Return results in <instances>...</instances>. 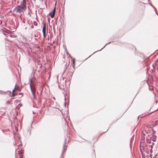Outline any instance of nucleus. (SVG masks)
I'll list each match as a JSON object with an SVG mask.
<instances>
[{"instance_id":"obj_1","label":"nucleus","mask_w":158,"mask_h":158,"mask_svg":"<svg viewBox=\"0 0 158 158\" xmlns=\"http://www.w3.org/2000/svg\"><path fill=\"white\" fill-rule=\"evenodd\" d=\"M30 88L32 94L34 96V98L35 97V95L36 93V90L35 89V87L34 85V83L33 82L32 80H30Z\"/></svg>"},{"instance_id":"obj_2","label":"nucleus","mask_w":158,"mask_h":158,"mask_svg":"<svg viewBox=\"0 0 158 158\" xmlns=\"http://www.w3.org/2000/svg\"><path fill=\"white\" fill-rule=\"evenodd\" d=\"M24 11L20 7V6H17L16 7V12L20 13Z\"/></svg>"},{"instance_id":"obj_3","label":"nucleus","mask_w":158,"mask_h":158,"mask_svg":"<svg viewBox=\"0 0 158 158\" xmlns=\"http://www.w3.org/2000/svg\"><path fill=\"white\" fill-rule=\"evenodd\" d=\"M56 12V8H54V9L49 13V15H50L52 18L54 17Z\"/></svg>"},{"instance_id":"obj_4","label":"nucleus","mask_w":158,"mask_h":158,"mask_svg":"<svg viewBox=\"0 0 158 158\" xmlns=\"http://www.w3.org/2000/svg\"><path fill=\"white\" fill-rule=\"evenodd\" d=\"M21 8L24 11L26 10L27 8L26 5H21Z\"/></svg>"},{"instance_id":"obj_5","label":"nucleus","mask_w":158,"mask_h":158,"mask_svg":"<svg viewBox=\"0 0 158 158\" xmlns=\"http://www.w3.org/2000/svg\"><path fill=\"white\" fill-rule=\"evenodd\" d=\"M46 25L45 23H44L43 26V28H42V31H46Z\"/></svg>"},{"instance_id":"obj_6","label":"nucleus","mask_w":158,"mask_h":158,"mask_svg":"<svg viewBox=\"0 0 158 158\" xmlns=\"http://www.w3.org/2000/svg\"><path fill=\"white\" fill-rule=\"evenodd\" d=\"M67 146H65L64 144V147H63V150L62 152V155H63V153L66 150V149H67Z\"/></svg>"},{"instance_id":"obj_7","label":"nucleus","mask_w":158,"mask_h":158,"mask_svg":"<svg viewBox=\"0 0 158 158\" xmlns=\"http://www.w3.org/2000/svg\"><path fill=\"white\" fill-rule=\"evenodd\" d=\"M15 89V90L17 89L16 86H15V87L14 88V90H13L12 91V96H13V97H14L15 95V94L14 92V91Z\"/></svg>"},{"instance_id":"obj_8","label":"nucleus","mask_w":158,"mask_h":158,"mask_svg":"<svg viewBox=\"0 0 158 158\" xmlns=\"http://www.w3.org/2000/svg\"><path fill=\"white\" fill-rule=\"evenodd\" d=\"M26 3L25 0H23V1L21 3V5H26Z\"/></svg>"},{"instance_id":"obj_9","label":"nucleus","mask_w":158,"mask_h":158,"mask_svg":"<svg viewBox=\"0 0 158 158\" xmlns=\"http://www.w3.org/2000/svg\"><path fill=\"white\" fill-rule=\"evenodd\" d=\"M73 64H74L75 63V60L74 59H73Z\"/></svg>"},{"instance_id":"obj_10","label":"nucleus","mask_w":158,"mask_h":158,"mask_svg":"<svg viewBox=\"0 0 158 158\" xmlns=\"http://www.w3.org/2000/svg\"><path fill=\"white\" fill-rule=\"evenodd\" d=\"M43 34H46L45 31H43Z\"/></svg>"},{"instance_id":"obj_11","label":"nucleus","mask_w":158,"mask_h":158,"mask_svg":"<svg viewBox=\"0 0 158 158\" xmlns=\"http://www.w3.org/2000/svg\"><path fill=\"white\" fill-rule=\"evenodd\" d=\"M44 37H46V34H43Z\"/></svg>"},{"instance_id":"obj_12","label":"nucleus","mask_w":158,"mask_h":158,"mask_svg":"<svg viewBox=\"0 0 158 158\" xmlns=\"http://www.w3.org/2000/svg\"><path fill=\"white\" fill-rule=\"evenodd\" d=\"M156 156H158V153H157L156 154Z\"/></svg>"},{"instance_id":"obj_13","label":"nucleus","mask_w":158,"mask_h":158,"mask_svg":"<svg viewBox=\"0 0 158 158\" xmlns=\"http://www.w3.org/2000/svg\"><path fill=\"white\" fill-rule=\"evenodd\" d=\"M105 47V46H104V47L103 48H102V49L101 50H99V51H100L101 50H102L103 48H104Z\"/></svg>"},{"instance_id":"obj_14","label":"nucleus","mask_w":158,"mask_h":158,"mask_svg":"<svg viewBox=\"0 0 158 158\" xmlns=\"http://www.w3.org/2000/svg\"><path fill=\"white\" fill-rule=\"evenodd\" d=\"M156 156H155V157H153V158H155H155H156Z\"/></svg>"},{"instance_id":"obj_15","label":"nucleus","mask_w":158,"mask_h":158,"mask_svg":"<svg viewBox=\"0 0 158 158\" xmlns=\"http://www.w3.org/2000/svg\"><path fill=\"white\" fill-rule=\"evenodd\" d=\"M66 143V140H65V143Z\"/></svg>"},{"instance_id":"obj_16","label":"nucleus","mask_w":158,"mask_h":158,"mask_svg":"<svg viewBox=\"0 0 158 158\" xmlns=\"http://www.w3.org/2000/svg\"><path fill=\"white\" fill-rule=\"evenodd\" d=\"M109 43H107V44H106H106H109Z\"/></svg>"}]
</instances>
